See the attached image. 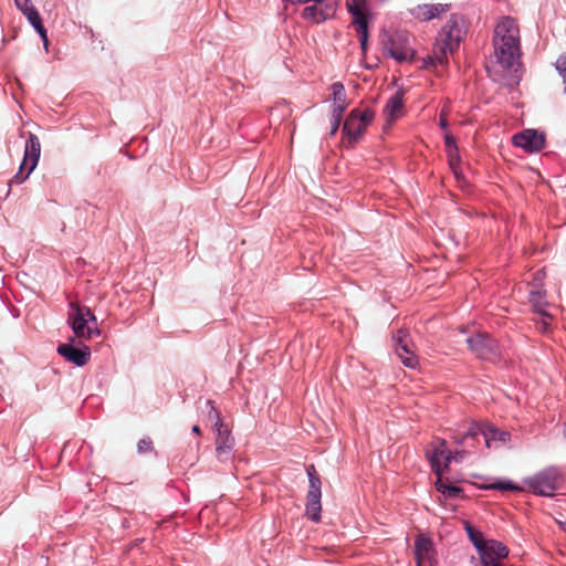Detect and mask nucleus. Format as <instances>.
I'll list each match as a JSON object with an SVG mask.
<instances>
[{
  "label": "nucleus",
  "mask_w": 566,
  "mask_h": 566,
  "mask_svg": "<svg viewBox=\"0 0 566 566\" xmlns=\"http://www.w3.org/2000/svg\"><path fill=\"white\" fill-rule=\"evenodd\" d=\"M495 63L503 71H517L520 65V29L511 17L502 18L494 29Z\"/></svg>",
  "instance_id": "nucleus-1"
},
{
  "label": "nucleus",
  "mask_w": 566,
  "mask_h": 566,
  "mask_svg": "<svg viewBox=\"0 0 566 566\" xmlns=\"http://www.w3.org/2000/svg\"><path fill=\"white\" fill-rule=\"evenodd\" d=\"M465 21L462 17L451 15L438 33L432 54L424 60V67L446 66L449 55L458 51L465 34Z\"/></svg>",
  "instance_id": "nucleus-2"
},
{
  "label": "nucleus",
  "mask_w": 566,
  "mask_h": 566,
  "mask_svg": "<svg viewBox=\"0 0 566 566\" xmlns=\"http://www.w3.org/2000/svg\"><path fill=\"white\" fill-rule=\"evenodd\" d=\"M67 322L77 338L91 339L94 334H99L96 317L86 306L71 303Z\"/></svg>",
  "instance_id": "nucleus-3"
},
{
  "label": "nucleus",
  "mask_w": 566,
  "mask_h": 566,
  "mask_svg": "<svg viewBox=\"0 0 566 566\" xmlns=\"http://www.w3.org/2000/svg\"><path fill=\"white\" fill-rule=\"evenodd\" d=\"M375 113L366 108L360 111L353 109L343 125V134L347 138L349 146H354L364 135L367 126L373 122Z\"/></svg>",
  "instance_id": "nucleus-4"
},
{
  "label": "nucleus",
  "mask_w": 566,
  "mask_h": 566,
  "mask_svg": "<svg viewBox=\"0 0 566 566\" xmlns=\"http://www.w3.org/2000/svg\"><path fill=\"white\" fill-rule=\"evenodd\" d=\"M41 154V144L38 136L33 133L29 134L25 142L24 157L20 165L19 171L13 176L10 182L22 184L30 174L35 169Z\"/></svg>",
  "instance_id": "nucleus-5"
},
{
  "label": "nucleus",
  "mask_w": 566,
  "mask_h": 566,
  "mask_svg": "<svg viewBox=\"0 0 566 566\" xmlns=\"http://www.w3.org/2000/svg\"><path fill=\"white\" fill-rule=\"evenodd\" d=\"M525 483L534 494L552 496L558 488L559 475L556 470L549 469L526 479Z\"/></svg>",
  "instance_id": "nucleus-6"
},
{
  "label": "nucleus",
  "mask_w": 566,
  "mask_h": 566,
  "mask_svg": "<svg viewBox=\"0 0 566 566\" xmlns=\"http://www.w3.org/2000/svg\"><path fill=\"white\" fill-rule=\"evenodd\" d=\"M470 350L480 359L494 361L500 357L496 340L486 333H479L467 338Z\"/></svg>",
  "instance_id": "nucleus-7"
},
{
  "label": "nucleus",
  "mask_w": 566,
  "mask_h": 566,
  "mask_svg": "<svg viewBox=\"0 0 566 566\" xmlns=\"http://www.w3.org/2000/svg\"><path fill=\"white\" fill-rule=\"evenodd\" d=\"M306 471H307V475H308V480H310V490L307 492V502H306V514L312 521L318 522L321 518L319 513L322 510V505H321L322 482H321V479H319L318 474L316 473L315 467L313 464H311Z\"/></svg>",
  "instance_id": "nucleus-8"
},
{
  "label": "nucleus",
  "mask_w": 566,
  "mask_h": 566,
  "mask_svg": "<svg viewBox=\"0 0 566 566\" xmlns=\"http://www.w3.org/2000/svg\"><path fill=\"white\" fill-rule=\"evenodd\" d=\"M208 417L211 421H214L216 427V451L219 458H222L223 454H228L233 447V438L230 433L229 428L223 423L220 412L211 407V410L208 413Z\"/></svg>",
  "instance_id": "nucleus-9"
},
{
  "label": "nucleus",
  "mask_w": 566,
  "mask_h": 566,
  "mask_svg": "<svg viewBox=\"0 0 566 566\" xmlns=\"http://www.w3.org/2000/svg\"><path fill=\"white\" fill-rule=\"evenodd\" d=\"M396 354L402 364L409 368L418 366V357L415 355L413 345L406 329H399L392 338Z\"/></svg>",
  "instance_id": "nucleus-10"
},
{
  "label": "nucleus",
  "mask_w": 566,
  "mask_h": 566,
  "mask_svg": "<svg viewBox=\"0 0 566 566\" xmlns=\"http://www.w3.org/2000/svg\"><path fill=\"white\" fill-rule=\"evenodd\" d=\"M427 458L436 474L447 470L452 461V452L448 451L444 439L438 440V444L432 450L427 451Z\"/></svg>",
  "instance_id": "nucleus-11"
},
{
  "label": "nucleus",
  "mask_w": 566,
  "mask_h": 566,
  "mask_svg": "<svg viewBox=\"0 0 566 566\" xmlns=\"http://www.w3.org/2000/svg\"><path fill=\"white\" fill-rule=\"evenodd\" d=\"M415 556L417 560V566L436 565V552L433 548V543L429 537L422 534L417 536L415 541Z\"/></svg>",
  "instance_id": "nucleus-12"
},
{
  "label": "nucleus",
  "mask_w": 566,
  "mask_h": 566,
  "mask_svg": "<svg viewBox=\"0 0 566 566\" xmlns=\"http://www.w3.org/2000/svg\"><path fill=\"white\" fill-rule=\"evenodd\" d=\"M513 144L527 153H535L544 148L545 137L534 129H526L513 136Z\"/></svg>",
  "instance_id": "nucleus-13"
},
{
  "label": "nucleus",
  "mask_w": 566,
  "mask_h": 566,
  "mask_svg": "<svg viewBox=\"0 0 566 566\" xmlns=\"http://www.w3.org/2000/svg\"><path fill=\"white\" fill-rule=\"evenodd\" d=\"M336 6L333 1L315 2L304 8L302 17L314 23H321L335 14Z\"/></svg>",
  "instance_id": "nucleus-14"
},
{
  "label": "nucleus",
  "mask_w": 566,
  "mask_h": 566,
  "mask_svg": "<svg viewBox=\"0 0 566 566\" xmlns=\"http://www.w3.org/2000/svg\"><path fill=\"white\" fill-rule=\"evenodd\" d=\"M483 566L485 562L491 559L493 563H501L500 559L506 558L509 555V548L501 542L495 539L486 541L485 546L479 553Z\"/></svg>",
  "instance_id": "nucleus-15"
},
{
  "label": "nucleus",
  "mask_w": 566,
  "mask_h": 566,
  "mask_svg": "<svg viewBox=\"0 0 566 566\" xmlns=\"http://www.w3.org/2000/svg\"><path fill=\"white\" fill-rule=\"evenodd\" d=\"M449 4L436 3V4H418L410 10L411 14L420 21H429L436 18H440L443 13L449 11Z\"/></svg>",
  "instance_id": "nucleus-16"
},
{
  "label": "nucleus",
  "mask_w": 566,
  "mask_h": 566,
  "mask_svg": "<svg viewBox=\"0 0 566 566\" xmlns=\"http://www.w3.org/2000/svg\"><path fill=\"white\" fill-rule=\"evenodd\" d=\"M57 353L64 357L67 361L73 363L76 366H84L91 356V350L88 347L84 349H78L73 347L71 344H61L57 347Z\"/></svg>",
  "instance_id": "nucleus-17"
},
{
  "label": "nucleus",
  "mask_w": 566,
  "mask_h": 566,
  "mask_svg": "<svg viewBox=\"0 0 566 566\" xmlns=\"http://www.w3.org/2000/svg\"><path fill=\"white\" fill-rule=\"evenodd\" d=\"M384 113L389 123L401 117L403 114L402 93L396 92L387 102Z\"/></svg>",
  "instance_id": "nucleus-18"
},
{
  "label": "nucleus",
  "mask_w": 566,
  "mask_h": 566,
  "mask_svg": "<svg viewBox=\"0 0 566 566\" xmlns=\"http://www.w3.org/2000/svg\"><path fill=\"white\" fill-rule=\"evenodd\" d=\"M333 92V114H338V116H343V113L348 106L346 99L345 87L340 82H335L332 84Z\"/></svg>",
  "instance_id": "nucleus-19"
},
{
  "label": "nucleus",
  "mask_w": 566,
  "mask_h": 566,
  "mask_svg": "<svg viewBox=\"0 0 566 566\" xmlns=\"http://www.w3.org/2000/svg\"><path fill=\"white\" fill-rule=\"evenodd\" d=\"M483 438L488 448H491L494 443L501 442L506 443L510 441L511 434L506 431L500 430L492 424L485 423L483 429Z\"/></svg>",
  "instance_id": "nucleus-20"
},
{
  "label": "nucleus",
  "mask_w": 566,
  "mask_h": 566,
  "mask_svg": "<svg viewBox=\"0 0 566 566\" xmlns=\"http://www.w3.org/2000/svg\"><path fill=\"white\" fill-rule=\"evenodd\" d=\"M546 292L539 285H533L528 293L530 303L539 315H546L545 311Z\"/></svg>",
  "instance_id": "nucleus-21"
},
{
  "label": "nucleus",
  "mask_w": 566,
  "mask_h": 566,
  "mask_svg": "<svg viewBox=\"0 0 566 566\" xmlns=\"http://www.w3.org/2000/svg\"><path fill=\"white\" fill-rule=\"evenodd\" d=\"M389 55L398 62H407L412 60L413 51L408 46H398L394 41H390L389 46H385Z\"/></svg>",
  "instance_id": "nucleus-22"
},
{
  "label": "nucleus",
  "mask_w": 566,
  "mask_h": 566,
  "mask_svg": "<svg viewBox=\"0 0 566 566\" xmlns=\"http://www.w3.org/2000/svg\"><path fill=\"white\" fill-rule=\"evenodd\" d=\"M14 3L32 25L41 20L40 14L31 0H14Z\"/></svg>",
  "instance_id": "nucleus-23"
},
{
  "label": "nucleus",
  "mask_w": 566,
  "mask_h": 566,
  "mask_svg": "<svg viewBox=\"0 0 566 566\" xmlns=\"http://www.w3.org/2000/svg\"><path fill=\"white\" fill-rule=\"evenodd\" d=\"M448 156L449 166L454 175V177L460 181L463 177L460 170V155L459 148H453L446 150Z\"/></svg>",
  "instance_id": "nucleus-24"
},
{
  "label": "nucleus",
  "mask_w": 566,
  "mask_h": 566,
  "mask_svg": "<svg viewBox=\"0 0 566 566\" xmlns=\"http://www.w3.org/2000/svg\"><path fill=\"white\" fill-rule=\"evenodd\" d=\"M465 531L470 541L480 553L482 551V547H484L486 543V541L483 538L482 533L475 530L469 522L465 523Z\"/></svg>",
  "instance_id": "nucleus-25"
},
{
  "label": "nucleus",
  "mask_w": 566,
  "mask_h": 566,
  "mask_svg": "<svg viewBox=\"0 0 566 566\" xmlns=\"http://www.w3.org/2000/svg\"><path fill=\"white\" fill-rule=\"evenodd\" d=\"M484 424L471 423L468 430L461 436H453L455 443L462 444L465 439H475L478 436H483Z\"/></svg>",
  "instance_id": "nucleus-26"
},
{
  "label": "nucleus",
  "mask_w": 566,
  "mask_h": 566,
  "mask_svg": "<svg viewBox=\"0 0 566 566\" xmlns=\"http://www.w3.org/2000/svg\"><path fill=\"white\" fill-rule=\"evenodd\" d=\"M486 490L522 491V488L511 481H500L484 486Z\"/></svg>",
  "instance_id": "nucleus-27"
},
{
  "label": "nucleus",
  "mask_w": 566,
  "mask_h": 566,
  "mask_svg": "<svg viewBox=\"0 0 566 566\" xmlns=\"http://www.w3.org/2000/svg\"><path fill=\"white\" fill-rule=\"evenodd\" d=\"M353 18V23L356 28V32L368 31V22L365 10L357 13L354 12Z\"/></svg>",
  "instance_id": "nucleus-28"
},
{
  "label": "nucleus",
  "mask_w": 566,
  "mask_h": 566,
  "mask_svg": "<svg viewBox=\"0 0 566 566\" xmlns=\"http://www.w3.org/2000/svg\"><path fill=\"white\" fill-rule=\"evenodd\" d=\"M348 11L354 14V12H360L366 9L365 0H350L347 2Z\"/></svg>",
  "instance_id": "nucleus-29"
},
{
  "label": "nucleus",
  "mask_w": 566,
  "mask_h": 566,
  "mask_svg": "<svg viewBox=\"0 0 566 566\" xmlns=\"http://www.w3.org/2000/svg\"><path fill=\"white\" fill-rule=\"evenodd\" d=\"M556 69L559 72V75L563 77V82L565 84V93H566V54H563L557 59Z\"/></svg>",
  "instance_id": "nucleus-30"
},
{
  "label": "nucleus",
  "mask_w": 566,
  "mask_h": 566,
  "mask_svg": "<svg viewBox=\"0 0 566 566\" xmlns=\"http://www.w3.org/2000/svg\"><path fill=\"white\" fill-rule=\"evenodd\" d=\"M138 452L146 453L151 452L154 449L153 441L150 438L140 439L137 443Z\"/></svg>",
  "instance_id": "nucleus-31"
},
{
  "label": "nucleus",
  "mask_w": 566,
  "mask_h": 566,
  "mask_svg": "<svg viewBox=\"0 0 566 566\" xmlns=\"http://www.w3.org/2000/svg\"><path fill=\"white\" fill-rule=\"evenodd\" d=\"M552 316L546 313V315H542V319L537 322V328L541 332H547L551 326Z\"/></svg>",
  "instance_id": "nucleus-32"
},
{
  "label": "nucleus",
  "mask_w": 566,
  "mask_h": 566,
  "mask_svg": "<svg viewBox=\"0 0 566 566\" xmlns=\"http://www.w3.org/2000/svg\"><path fill=\"white\" fill-rule=\"evenodd\" d=\"M342 117L343 116H338V114H333V120L331 124V132H329L331 136H334L337 133L340 122H342Z\"/></svg>",
  "instance_id": "nucleus-33"
},
{
  "label": "nucleus",
  "mask_w": 566,
  "mask_h": 566,
  "mask_svg": "<svg viewBox=\"0 0 566 566\" xmlns=\"http://www.w3.org/2000/svg\"><path fill=\"white\" fill-rule=\"evenodd\" d=\"M444 145L446 150L458 148L455 138L450 133H446L444 135Z\"/></svg>",
  "instance_id": "nucleus-34"
},
{
  "label": "nucleus",
  "mask_w": 566,
  "mask_h": 566,
  "mask_svg": "<svg viewBox=\"0 0 566 566\" xmlns=\"http://www.w3.org/2000/svg\"><path fill=\"white\" fill-rule=\"evenodd\" d=\"M461 491L462 490L459 486L449 485V486H446V490H444L443 494H446L449 497H455V496H458L461 493Z\"/></svg>",
  "instance_id": "nucleus-35"
},
{
  "label": "nucleus",
  "mask_w": 566,
  "mask_h": 566,
  "mask_svg": "<svg viewBox=\"0 0 566 566\" xmlns=\"http://www.w3.org/2000/svg\"><path fill=\"white\" fill-rule=\"evenodd\" d=\"M32 27L40 34L42 40H46L48 39L46 29L44 28V25L42 23V19L40 21H38L36 23H34Z\"/></svg>",
  "instance_id": "nucleus-36"
},
{
  "label": "nucleus",
  "mask_w": 566,
  "mask_h": 566,
  "mask_svg": "<svg viewBox=\"0 0 566 566\" xmlns=\"http://www.w3.org/2000/svg\"><path fill=\"white\" fill-rule=\"evenodd\" d=\"M32 27L40 34L42 40H46L48 39L46 29L44 28V25L42 23V19L40 21H38L36 23H34Z\"/></svg>",
  "instance_id": "nucleus-37"
},
{
  "label": "nucleus",
  "mask_w": 566,
  "mask_h": 566,
  "mask_svg": "<svg viewBox=\"0 0 566 566\" xmlns=\"http://www.w3.org/2000/svg\"><path fill=\"white\" fill-rule=\"evenodd\" d=\"M357 33L359 35V42H360L361 50L365 52L367 49V42H368V31H361V32H357Z\"/></svg>",
  "instance_id": "nucleus-38"
},
{
  "label": "nucleus",
  "mask_w": 566,
  "mask_h": 566,
  "mask_svg": "<svg viewBox=\"0 0 566 566\" xmlns=\"http://www.w3.org/2000/svg\"><path fill=\"white\" fill-rule=\"evenodd\" d=\"M442 473L441 472L440 474H436L437 475V482H436V488L438 491L444 493V490H446V486H449V484H447L446 482H443L442 480Z\"/></svg>",
  "instance_id": "nucleus-39"
},
{
  "label": "nucleus",
  "mask_w": 566,
  "mask_h": 566,
  "mask_svg": "<svg viewBox=\"0 0 566 566\" xmlns=\"http://www.w3.org/2000/svg\"><path fill=\"white\" fill-rule=\"evenodd\" d=\"M439 125L440 127L443 129V130H447L448 128V120H447V113L444 111H442L440 113V117H439Z\"/></svg>",
  "instance_id": "nucleus-40"
},
{
  "label": "nucleus",
  "mask_w": 566,
  "mask_h": 566,
  "mask_svg": "<svg viewBox=\"0 0 566 566\" xmlns=\"http://www.w3.org/2000/svg\"><path fill=\"white\" fill-rule=\"evenodd\" d=\"M465 454V451L452 452V460L460 461Z\"/></svg>",
  "instance_id": "nucleus-41"
},
{
  "label": "nucleus",
  "mask_w": 566,
  "mask_h": 566,
  "mask_svg": "<svg viewBox=\"0 0 566 566\" xmlns=\"http://www.w3.org/2000/svg\"><path fill=\"white\" fill-rule=\"evenodd\" d=\"M489 562H485V566H503L502 563H493L491 559H488Z\"/></svg>",
  "instance_id": "nucleus-42"
},
{
  "label": "nucleus",
  "mask_w": 566,
  "mask_h": 566,
  "mask_svg": "<svg viewBox=\"0 0 566 566\" xmlns=\"http://www.w3.org/2000/svg\"><path fill=\"white\" fill-rule=\"evenodd\" d=\"M191 430H192L193 433H196L198 436L201 434V429L197 424H195Z\"/></svg>",
  "instance_id": "nucleus-43"
},
{
  "label": "nucleus",
  "mask_w": 566,
  "mask_h": 566,
  "mask_svg": "<svg viewBox=\"0 0 566 566\" xmlns=\"http://www.w3.org/2000/svg\"><path fill=\"white\" fill-rule=\"evenodd\" d=\"M42 41H43V45H44L45 50H48L49 40L46 39V40H42Z\"/></svg>",
  "instance_id": "nucleus-44"
}]
</instances>
